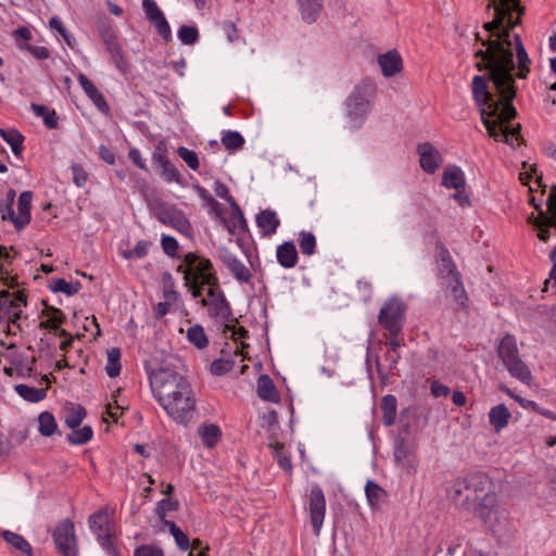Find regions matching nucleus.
<instances>
[{
	"label": "nucleus",
	"mask_w": 556,
	"mask_h": 556,
	"mask_svg": "<svg viewBox=\"0 0 556 556\" xmlns=\"http://www.w3.org/2000/svg\"><path fill=\"white\" fill-rule=\"evenodd\" d=\"M503 18L498 8H495L494 18L483 24V28L490 33L489 37L483 39L479 33H475L476 40L485 49L475 51L473 58L478 60L476 68L479 72H486V83L490 81L493 88L511 98L517 94L518 89L514 75L516 64L513 42L507 41L508 35L501 29Z\"/></svg>",
	"instance_id": "obj_1"
},
{
	"label": "nucleus",
	"mask_w": 556,
	"mask_h": 556,
	"mask_svg": "<svg viewBox=\"0 0 556 556\" xmlns=\"http://www.w3.org/2000/svg\"><path fill=\"white\" fill-rule=\"evenodd\" d=\"M471 88L472 98L489 136L496 141L505 142L511 148H515V141L518 146L525 144L521 125L509 126L510 121L517 116V110L513 104L516 94L508 98L495 88H493L495 93H492L485 77L481 75H476L472 78Z\"/></svg>",
	"instance_id": "obj_2"
},
{
	"label": "nucleus",
	"mask_w": 556,
	"mask_h": 556,
	"mask_svg": "<svg viewBox=\"0 0 556 556\" xmlns=\"http://www.w3.org/2000/svg\"><path fill=\"white\" fill-rule=\"evenodd\" d=\"M151 391L166 414L177 424L187 426L195 414V397L190 382L172 366H144Z\"/></svg>",
	"instance_id": "obj_3"
},
{
	"label": "nucleus",
	"mask_w": 556,
	"mask_h": 556,
	"mask_svg": "<svg viewBox=\"0 0 556 556\" xmlns=\"http://www.w3.org/2000/svg\"><path fill=\"white\" fill-rule=\"evenodd\" d=\"M448 497L456 506L476 514L486 521L496 507V493L491 479L483 472H472L457 479L447 488Z\"/></svg>",
	"instance_id": "obj_4"
},
{
	"label": "nucleus",
	"mask_w": 556,
	"mask_h": 556,
	"mask_svg": "<svg viewBox=\"0 0 556 556\" xmlns=\"http://www.w3.org/2000/svg\"><path fill=\"white\" fill-rule=\"evenodd\" d=\"M376 84L369 79L362 80L355 86L351 94L345 100L346 116L351 122L352 128H358L365 121L371 101L376 96Z\"/></svg>",
	"instance_id": "obj_5"
},
{
	"label": "nucleus",
	"mask_w": 556,
	"mask_h": 556,
	"mask_svg": "<svg viewBox=\"0 0 556 556\" xmlns=\"http://www.w3.org/2000/svg\"><path fill=\"white\" fill-rule=\"evenodd\" d=\"M498 12L503 18V24L501 29L504 30L507 36V41L513 42V54H516V68L517 72H514L516 78L526 79L530 73L531 59L523 46L521 37L519 34L514 33L516 26L521 24V15L518 13V16L514 18L511 10H505L504 8H498Z\"/></svg>",
	"instance_id": "obj_6"
},
{
	"label": "nucleus",
	"mask_w": 556,
	"mask_h": 556,
	"mask_svg": "<svg viewBox=\"0 0 556 556\" xmlns=\"http://www.w3.org/2000/svg\"><path fill=\"white\" fill-rule=\"evenodd\" d=\"M184 275L185 282L201 281L202 285H217V275L213 263L203 255L188 252L184 255L181 264L176 268Z\"/></svg>",
	"instance_id": "obj_7"
},
{
	"label": "nucleus",
	"mask_w": 556,
	"mask_h": 556,
	"mask_svg": "<svg viewBox=\"0 0 556 556\" xmlns=\"http://www.w3.org/2000/svg\"><path fill=\"white\" fill-rule=\"evenodd\" d=\"M497 356L511 377L522 383L529 384L531 371L519 355L516 338L513 334H505L496 348Z\"/></svg>",
	"instance_id": "obj_8"
},
{
	"label": "nucleus",
	"mask_w": 556,
	"mask_h": 556,
	"mask_svg": "<svg viewBox=\"0 0 556 556\" xmlns=\"http://www.w3.org/2000/svg\"><path fill=\"white\" fill-rule=\"evenodd\" d=\"M406 304L399 298L388 299L378 315L379 325L392 337H396L405 324Z\"/></svg>",
	"instance_id": "obj_9"
},
{
	"label": "nucleus",
	"mask_w": 556,
	"mask_h": 556,
	"mask_svg": "<svg viewBox=\"0 0 556 556\" xmlns=\"http://www.w3.org/2000/svg\"><path fill=\"white\" fill-rule=\"evenodd\" d=\"M52 538L55 548L60 555L78 556L77 539L72 520H62L53 531Z\"/></svg>",
	"instance_id": "obj_10"
},
{
	"label": "nucleus",
	"mask_w": 556,
	"mask_h": 556,
	"mask_svg": "<svg viewBox=\"0 0 556 556\" xmlns=\"http://www.w3.org/2000/svg\"><path fill=\"white\" fill-rule=\"evenodd\" d=\"M155 217L163 225L169 226L180 233L190 237L192 235V226L185 213L174 205L161 204L155 208Z\"/></svg>",
	"instance_id": "obj_11"
},
{
	"label": "nucleus",
	"mask_w": 556,
	"mask_h": 556,
	"mask_svg": "<svg viewBox=\"0 0 556 556\" xmlns=\"http://www.w3.org/2000/svg\"><path fill=\"white\" fill-rule=\"evenodd\" d=\"M166 148L165 146L160 142L155 147V151L152 154V163L155 166L156 169L160 172V176L166 181V182H176L180 186L184 185V180L181 177V174L179 170L175 167L174 164L170 163V161L166 156Z\"/></svg>",
	"instance_id": "obj_12"
},
{
	"label": "nucleus",
	"mask_w": 556,
	"mask_h": 556,
	"mask_svg": "<svg viewBox=\"0 0 556 556\" xmlns=\"http://www.w3.org/2000/svg\"><path fill=\"white\" fill-rule=\"evenodd\" d=\"M309 516L313 531L316 535L319 534L325 513H326V500L324 492L320 486L314 485L309 493Z\"/></svg>",
	"instance_id": "obj_13"
},
{
	"label": "nucleus",
	"mask_w": 556,
	"mask_h": 556,
	"mask_svg": "<svg viewBox=\"0 0 556 556\" xmlns=\"http://www.w3.org/2000/svg\"><path fill=\"white\" fill-rule=\"evenodd\" d=\"M394 462L397 467L413 475L417 471L418 459L414 447L403 438L396 440L394 446Z\"/></svg>",
	"instance_id": "obj_14"
},
{
	"label": "nucleus",
	"mask_w": 556,
	"mask_h": 556,
	"mask_svg": "<svg viewBox=\"0 0 556 556\" xmlns=\"http://www.w3.org/2000/svg\"><path fill=\"white\" fill-rule=\"evenodd\" d=\"M417 153L419 154L420 167L427 174H434L442 165L443 156L440 151L430 142L418 143Z\"/></svg>",
	"instance_id": "obj_15"
},
{
	"label": "nucleus",
	"mask_w": 556,
	"mask_h": 556,
	"mask_svg": "<svg viewBox=\"0 0 556 556\" xmlns=\"http://www.w3.org/2000/svg\"><path fill=\"white\" fill-rule=\"evenodd\" d=\"M435 260L438 263L439 276L442 279L459 274L450 251L441 241L435 243Z\"/></svg>",
	"instance_id": "obj_16"
},
{
	"label": "nucleus",
	"mask_w": 556,
	"mask_h": 556,
	"mask_svg": "<svg viewBox=\"0 0 556 556\" xmlns=\"http://www.w3.org/2000/svg\"><path fill=\"white\" fill-rule=\"evenodd\" d=\"M201 305L208 306V313L211 317H220L227 323H237V318L232 316L231 307L225 296H219L216 300H207L201 298Z\"/></svg>",
	"instance_id": "obj_17"
},
{
	"label": "nucleus",
	"mask_w": 556,
	"mask_h": 556,
	"mask_svg": "<svg viewBox=\"0 0 556 556\" xmlns=\"http://www.w3.org/2000/svg\"><path fill=\"white\" fill-rule=\"evenodd\" d=\"M77 79L86 92V94L89 97V99L92 101L94 106L103 114L110 113V105L108 101L105 100L104 96L98 90V88L93 85V83L83 73H80L77 76Z\"/></svg>",
	"instance_id": "obj_18"
},
{
	"label": "nucleus",
	"mask_w": 556,
	"mask_h": 556,
	"mask_svg": "<svg viewBox=\"0 0 556 556\" xmlns=\"http://www.w3.org/2000/svg\"><path fill=\"white\" fill-rule=\"evenodd\" d=\"M224 265L231 271L237 280L249 282L252 277L250 269L233 254L226 252L220 256Z\"/></svg>",
	"instance_id": "obj_19"
},
{
	"label": "nucleus",
	"mask_w": 556,
	"mask_h": 556,
	"mask_svg": "<svg viewBox=\"0 0 556 556\" xmlns=\"http://www.w3.org/2000/svg\"><path fill=\"white\" fill-rule=\"evenodd\" d=\"M0 536L14 549V552L24 556L34 555L30 543L23 535L10 530H2L0 531Z\"/></svg>",
	"instance_id": "obj_20"
},
{
	"label": "nucleus",
	"mask_w": 556,
	"mask_h": 556,
	"mask_svg": "<svg viewBox=\"0 0 556 556\" xmlns=\"http://www.w3.org/2000/svg\"><path fill=\"white\" fill-rule=\"evenodd\" d=\"M378 63L386 77H392L403 68L402 58L395 50L379 55Z\"/></svg>",
	"instance_id": "obj_21"
},
{
	"label": "nucleus",
	"mask_w": 556,
	"mask_h": 556,
	"mask_svg": "<svg viewBox=\"0 0 556 556\" xmlns=\"http://www.w3.org/2000/svg\"><path fill=\"white\" fill-rule=\"evenodd\" d=\"M444 285L446 288L451 291L454 301L457 304V309L466 307V302L468 300L466 290L464 288L463 281H462V275L456 274L454 276L444 278Z\"/></svg>",
	"instance_id": "obj_22"
},
{
	"label": "nucleus",
	"mask_w": 556,
	"mask_h": 556,
	"mask_svg": "<svg viewBox=\"0 0 556 556\" xmlns=\"http://www.w3.org/2000/svg\"><path fill=\"white\" fill-rule=\"evenodd\" d=\"M302 20L307 24L317 21L324 7V0H296Z\"/></svg>",
	"instance_id": "obj_23"
},
{
	"label": "nucleus",
	"mask_w": 556,
	"mask_h": 556,
	"mask_svg": "<svg viewBox=\"0 0 556 556\" xmlns=\"http://www.w3.org/2000/svg\"><path fill=\"white\" fill-rule=\"evenodd\" d=\"M257 227L264 236H271L277 231L280 220L275 211L269 208L261 211L255 218Z\"/></svg>",
	"instance_id": "obj_24"
},
{
	"label": "nucleus",
	"mask_w": 556,
	"mask_h": 556,
	"mask_svg": "<svg viewBox=\"0 0 556 556\" xmlns=\"http://www.w3.org/2000/svg\"><path fill=\"white\" fill-rule=\"evenodd\" d=\"M89 527L97 535V539L112 534L110 529V516L105 510H98L89 517Z\"/></svg>",
	"instance_id": "obj_25"
},
{
	"label": "nucleus",
	"mask_w": 556,
	"mask_h": 556,
	"mask_svg": "<svg viewBox=\"0 0 556 556\" xmlns=\"http://www.w3.org/2000/svg\"><path fill=\"white\" fill-rule=\"evenodd\" d=\"M257 395L260 399L273 403L280 401L279 392L268 375H261L257 379Z\"/></svg>",
	"instance_id": "obj_26"
},
{
	"label": "nucleus",
	"mask_w": 556,
	"mask_h": 556,
	"mask_svg": "<svg viewBox=\"0 0 556 556\" xmlns=\"http://www.w3.org/2000/svg\"><path fill=\"white\" fill-rule=\"evenodd\" d=\"M31 191H24L20 194L17 201L18 218L16 220V230H22L30 222Z\"/></svg>",
	"instance_id": "obj_27"
},
{
	"label": "nucleus",
	"mask_w": 556,
	"mask_h": 556,
	"mask_svg": "<svg viewBox=\"0 0 556 556\" xmlns=\"http://www.w3.org/2000/svg\"><path fill=\"white\" fill-rule=\"evenodd\" d=\"M510 417L511 414L505 404L495 405L489 412V422L496 432L508 425Z\"/></svg>",
	"instance_id": "obj_28"
},
{
	"label": "nucleus",
	"mask_w": 556,
	"mask_h": 556,
	"mask_svg": "<svg viewBox=\"0 0 556 556\" xmlns=\"http://www.w3.org/2000/svg\"><path fill=\"white\" fill-rule=\"evenodd\" d=\"M277 261L285 268H292L298 263V252L293 242L287 241L277 248Z\"/></svg>",
	"instance_id": "obj_29"
},
{
	"label": "nucleus",
	"mask_w": 556,
	"mask_h": 556,
	"mask_svg": "<svg viewBox=\"0 0 556 556\" xmlns=\"http://www.w3.org/2000/svg\"><path fill=\"white\" fill-rule=\"evenodd\" d=\"M442 185L448 189H465L466 181L463 170L458 166L445 168L442 175Z\"/></svg>",
	"instance_id": "obj_30"
},
{
	"label": "nucleus",
	"mask_w": 556,
	"mask_h": 556,
	"mask_svg": "<svg viewBox=\"0 0 556 556\" xmlns=\"http://www.w3.org/2000/svg\"><path fill=\"white\" fill-rule=\"evenodd\" d=\"M0 136L11 147L14 155L18 156L24 150V136L15 128H0Z\"/></svg>",
	"instance_id": "obj_31"
},
{
	"label": "nucleus",
	"mask_w": 556,
	"mask_h": 556,
	"mask_svg": "<svg viewBox=\"0 0 556 556\" xmlns=\"http://www.w3.org/2000/svg\"><path fill=\"white\" fill-rule=\"evenodd\" d=\"M14 390L22 399L30 403H38L47 396V389H39L23 383L16 384Z\"/></svg>",
	"instance_id": "obj_32"
},
{
	"label": "nucleus",
	"mask_w": 556,
	"mask_h": 556,
	"mask_svg": "<svg viewBox=\"0 0 556 556\" xmlns=\"http://www.w3.org/2000/svg\"><path fill=\"white\" fill-rule=\"evenodd\" d=\"M380 408L382 412V421L386 426H392L396 417V397L388 394L381 399Z\"/></svg>",
	"instance_id": "obj_33"
},
{
	"label": "nucleus",
	"mask_w": 556,
	"mask_h": 556,
	"mask_svg": "<svg viewBox=\"0 0 556 556\" xmlns=\"http://www.w3.org/2000/svg\"><path fill=\"white\" fill-rule=\"evenodd\" d=\"M198 431L203 444L208 448L214 447L222 438L219 427L214 424L204 425L200 427Z\"/></svg>",
	"instance_id": "obj_34"
},
{
	"label": "nucleus",
	"mask_w": 556,
	"mask_h": 556,
	"mask_svg": "<svg viewBox=\"0 0 556 556\" xmlns=\"http://www.w3.org/2000/svg\"><path fill=\"white\" fill-rule=\"evenodd\" d=\"M30 108L37 116L42 117L43 124L49 129L59 128V117L55 110H50L48 106L37 103H31Z\"/></svg>",
	"instance_id": "obj_35"
},
{
	"label": "nucleus",
	"mask_w": 556,
	"mask_h": 556,
	"mask_svg": "<svg viewBox=\"0 0 556 556\" xmlns=\"http://www.w3.org/2000/svg\"><path fill=\"white\" fill-rule=\"evenodd\" d=\"M365 493L367 501L372 508H378L380 503L387 496V492L378 483L371 480L367 481Z\"/></svg>",
	"instance_id": "obj_36"
},
{
	"label": "nucleus",
	"mask_w": 556,
	"mask_h": 556,
	"mask_svg": "<svg viewBox=\"0 0 556 556\" xmlns=\"http://www.w3.org/2000/svg\"><path fill=\"white\" fill-rule=\"evenodd\" d=\"M99 35H100L102 41L104 42L106 50L109 52L113 51L122 46L118 41L116 31L108 23H103L99 26Z\"/></svg>",
	"instance_id": "obj_37"
},
{
	"label": "nucleus",
	"mask_w": 556,
	"mask_h": 556,
	"mask_svg": "<svg viewBox=\"0 0 556 556\" xmlns=\"http://www.w3.org/2000/svg\"><path fill=\"white\" fill-rule=\"evenodd\" d=\"M230 207L232 210L231 224L227 226L228 231L235 235V229L239 228L242 231L248 230V223L244 218L243 212L235 199H231Z\"/></svg>",
	"instance_id": "obj_38"
},
{
	"label": "nucleus",
	"mask_w": 556,
	"mask_h": 556,
	"mask_svg": "<svg viewBox=\"0 0 556 556\" xmlns=\"http://www.w3.org/2000/svg\"><path fill=\"white\" fill-rule=\"evenodd\" d=\"M39 433L43 437H51L58 430V424L50 412H42L38 416Z\"/></svg>",
	"instance_id": "obj_39"
},
{
	"label": "nucleus",
	"mask_w": 556,
	"mask_h": 556,
	"mask_svg": "<svg viewBox=\"0 0 556 556\" xmlns=\"http://www.w3.org/2000/svg\"><path fill=\"white\" fill-rule=\"evenodd\" d=\"M121 357L122 353L118 348H112L108 351V364L105 366V371L110 378L119 376L122 369Z\"/></svg>",
	"instance_id": "obj_40"
},
{
	"label": "nucleus",
	"mask_w": 556,
	"mask_h": 556,
	"mask_svg": "<svg viewBox=\"0 0 556 556\" xmlns=\"http://www.w3.org/2000/svg\"><path fill=\"white\" fill-rule=\"evenodd\" d=\"M93 435V430L90 426H84L79 429H73V432L67 433L66 440L72 445H83L88 443Z\"/></svg>",
	"instance_id": "obj_41"
},
{
	"label": "nucleus",
	"mask_w": 556,
	"mask_h": 556,
	"mask_svg": "<svg viewBox=\"0 0 556 556\" xmlns=\"http://www.w3.org/2000/svg\"><path fill=\"white\" fill-rule=\"evenodd\" d=\"M188 340L198 349L202 350L207 346L208 339L201 325H194L187 331Z\"/></svg>",
	"instance_id": "obj_42"
},
{
	"label": "nucleus",
	"mask_w": 556,
	"mask_h": 556,
	"mask_svg": "<svg viewBox=\"0 0 556 556\" xmlns=\"http://www.w3.org/2000/svg\"><path fill=\"white\" fill-rule=\"evenodd\" d=\"M222 143L228 150L241 149L244 144V138L238 131H224L222 136Z\"/></svg>",
	"instance_id": "obj_43"
},
{
	"label": "nucleus",
	"mask_w": 556,
	"mask_h": 556,
	"mask_svg": "<svg viewBox=\"0 0 556 556\" xmlns=\"http://www.w3.org/2000/svg\"><path fill=\"white\" fill-rule=\"evenodd\" d=\"M300 250L304 255H313L316 251V238L309 231H301L299 233Z\"/></svg>",
	"instance_id": "obj_44"
},
{
	"label": "nucleus",
	"mask_w": 556,
	"mask_h": 556,
	"mask_svg": "<svg viewBox=\"0 0 556 556\" xmlns=\"http://www.w3.org/2000/svg\"><path fill=\"white\" fill-rule=\"evenodd\" d=\"M199 30L194 26L181 25L178 29L179 40L187 46H192L199 40Z\"/></svg>",
	"instance_id": "obj_45"
},
{
	"label": "nucleus",
	"mask_w": 556,
	"mask_h": 556,
	"mask_svg": "<svg viewBox=\"0 0 556 556\" xmlns=\"http://www.w3.org/2000/svg\"><path fill=\"white\" fill-rule=\"evenodd\" d=\"M150 245V241L139 240L132 249L124 251L123 256L126 260L143 258L148 255Z\"/></svg>",
	"instance_id": "obj_46"
},
{
	"label": "nucleus",
	"mask_w": 556,
	"mask_h": 556,
	"mask_svg": "<svg viewBox=\"0 0 556 556\" xmlns=\"http://www.w3.org/2000/svg\"><path fill=\"white\" fill-rule=\"evenodd\" d=\"M12 37L14 38L16 47L21 51H24L25 50L24 47L30 45V43H28V41L31 40L33 34H31V30L29 29V27L21 26V27L16 28L15 30H13Z\"/></svg>",
	"instance_id": "obj_47"
},
{
	"label": "nucleus",
	"mask_w": 556,
	"mask_h": 556,
	"mask_svg": "<svg viewBox=\"0 0 556 556\" xmlns=\"http://www.w3.org/2000/svg\"><path fill=\"white\" fill-rule=\"evenodd\" d=\"M178 508L179 502L177 500L163 498L156 504L155 514L160 520H164L168 511H176Z\"/></svg>",
	"instance_id": "obj_48"
},
{
	"label": "nucleus",
	"mask_w": 556,
	"mask_h": 556,
	"mask_svg": "<svg viewBox=\"0 0 556 556\" xmlns=\"http://www.w3.org/2000/svg\"><path fill=\"white\" fill-rule=\"evenodd\" d=\"M87 412L85 407L78 405L77 408L73 409L65 418V425L71 429L78 428L85 419Z\"/></svg>",
	"instance_id": "obj_49"
},
{
	"label": "nucleus",
	"mask_w": 556,
	"mask_h": 556,
	"mask_svg": "<svg viewBox=\"0 0 556 556\" xmlns=\"http://www.w3.org/2000/svg\"><path fill=\"white\" fill-rule=\"evenodd\" d=\"M192 188L197 191L198 195L216 213L220 214V203L216 201L208 191L200 186L199 184H194Z\"/></svg>",
	"instance_id": "obj_50"
},
{
	"label": "nucleus",
	"mask_w": 556,
	"mask_h": 556,
	"mask_svg": "<svg viewBox=\"0 0 556 556\" xmlns=\"http://www.w3.org/2000/svg\"><path fill=\"white\" fill-rule=\"evenodd\" d=\"M177 154L181 160L186 162V164L193 170H197L200 166L198 154L189 150L186 147H178Z\"/></svg>",
	"instance_id": "obj_51"
},
{
	"label": "nucleus",
	"mask_w": 556,
	"mask_h": 556,
	"mask_svg": "<svg viewBox=\"0 0 556 556\" xmlns=\"http://www.w3.org/2000/svg\"><path fill=\"white\" fill-rule=\"evenodd\" d=\"M156 33L166 41H170L172 40V30H170V26L165 17V15H162L160 17H157L156 20H154V22H150Z\"/></svg>",
	"instance_id": "obj_52"
},
{
	"label": "nucleus",
	"mask_w": 556,
	"mask_h": 556,
	"mask_svg": "<svg viewBox=\"0 0 556 556\" xmlns=\"http://www.w3.org/2000/svg\"><path fill=\"white\" fill-rule=\"evenodd\" d=\"M235 365L232 359L218 358L212 362L211 372L215 376H222L229 372Z\"/></svg>",
	"instance_id": "obj_53"
},
{
	"label": "nucleus",
	"mask_w": 556,
	"mask_h": 556,
	"mask_svg": "<svg viewBox=\"0 0 556 556\" xmlns=\"http://www.w3.org/2000/svg\"><path fill=\"white\" fill-rule=\"evenodd\" d=\"M134 556H165V554L157 545L142 544L135 548Z\"/></svg>",
	"instance_id": "obj_54"
},
{
	"label": "nucleus",
	"mask_w": 556,
	"mask_h": 556,
	"mask_svg": "<svg viewBox=\"0 0 556 556\" xmlns=\"http://www.w3.org/2000/svg\"><path fill=\"white\" fill-rule=\"evenodd\" d=\"M142 8L144 11L146 17L149 22H154V20L164 15V13L157 7V4L154 0H143Z\"/></svg>",
	"instance_id": "obj_55"
},
{
	"label": "nucleus",
	"mask_w": 556,
	"mask_h": 556,
	"mask_svg": "<svg viewBox=\"0 0 556 556\" xmlns=\"http://www.w3.org/2000/svg\"><path fill=\"white\" fill-rule=\"evenodd\" d=\"M161 245L166 255L169 257H176L178 252V242L177 240L168 235H164L161 239Z\"/></svg>",
	"instance_id": "obj_56"
},
{
	"label": "nucleus",
	"mask_w": 556,
	"mask_h": 556,
	"mask_svg": "<svg viewBox=\"0 0 556 556\" xmlns=\"http://www.w3.org/2000/svg\"><path fill=\"white\" fill-rule=\"evenodd\" d=\"M110 54H111L112 60H113L114 64L116 65V67L121 72L126 73V71L128 68V62H127V58L123 51L122 46L113 51H110Z\"/></svg>",
	"instance_id": "obj_57"
},
{
	"label": "nucleus",
	"mask_w": 556,
	"mask_h": 556,
	"mask_svg": "<svg viewBox=\"0 0 556 556\" xmlns=\"http://www.w3.org/2000/svg\"><path fill=\"white\" fill-rule=\"evenodd\" d=\"M49 24L51 28L55 29L64 38L65 42L70 47H73V41H75V39L68 34L63 23L56 16L52 17Z\"/></svg>",
	"instance_id": "obj_58"
},
{
	"label": "nucleus",
	"mask_w": 556,
	"mask_h": 556,
	"mask_svg": "<svg viewBox=\"0 0 556 556\" xmlns=\"http://www.w3.org/2000/svg\"><path fill=\"white\" fill-rule=\"evenodd\" d=\"M21 304L16 303L14 300H10L7 303V308L4 311V315L8 316L9 320L15 324L22 316Z\"/></svg>",
	"instance_id": "obj_59"
},
{
	"label": "nucleus",
	"mask_w": 556,
	"mask_h": 556,
	"mask_svg": "<svg viewBox=\"0 0 556 556\" xmlns=\"http://www.w3.org/2000/svg\"><path fill=\"white\" fill-rule=\"evenodd\" d=\"M49 288L52 292H62L68 296L73 295L71 282H67L63 278H56L52 280L51 283L49 285Z\"/></svg>",
	"instance_id": "obj_60"
},
{
	"label": "nucleus",
	"mask_w": 556,
	"mask_h": 556,
	"mask_svg": "<svg viewBox=\"0 0 556 556\" xmlns=\"http://www.w3.org/2000/svg\"><path fill=\"white\" fill-rule=\"evenodd\" d=\"M73 180L77 187H84L88 180V174L79 164L72 165Z\"/></svg>",
	"instance_id": "obj_61"
},
{
	"label": "nucleus",
	"mask_w": 556,
	"mask_h": 556,
	"mask_svg": "<svg viewBox=\"0 0 556 556\" xmlns=\"http://www.w3.org/2000/svg\"><path fill=\"white\" fill-rule=\"evenodd\" d=\"M24 51L29 52L37 60H47L50 58V51L43 46H25Z\"/></svg>",
	"instance_id": "obj_62"
},
{
	"label": "nucleus",
	"mask_w": 556,
	"mask_h": 556,
	"mask_svg": "<svg viewBox=\"0 0 556 556\" xmlns=\"http://www.w3.org/2000/svg\"><path fill=\"white\" fill-rule=\"evenodd\" d=\"M43 305L46 306V309L42 311V313H41L42 315H47L49 317L54 315V319L56 320V324L65 323L66 316L60 308L48 305L46 301H43Z\"/></svg>",
	"instance_id": "obj_63"
},
{
	"label": "nucleus",
	"mask_w": 556,
	"mask_h": 556,
	"mask_svg": "<svg viewBox=\"0 0 556 556\" xmlns=\"http://www.w3.org/2000/svg\"><path fill=\"white\" fill-rule=\"evenodd\" d=\"M278 426V414L276 410L271 409L266 415L263 416L262 427L266 428L267 431H274Z\"/></svg>",
	"instance_id": "obj_64"
}]
</instances>
